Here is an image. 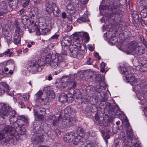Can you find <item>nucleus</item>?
Masks as SVG:
<instances>
[{
    "mask_svg": "<svg viewBox=\"0 0 147 147\" xmlns=\"http://www.w3.org/2000/svg\"><path fill=\"white\" fill-rule=\"evenodd\" d=\"M16 112L15 110H12L9 105L2 103L0 104V116L4 119H9L11 124L17 128L18 126V117H16Z\"/></svg>",
    "mask_w": 147,
    "mask_h": 147,
    "instance_id": "f257e3e1",
    "label": "nucleus"
},
{
    "mask_svg": "<svg viewBox=\"0 0 147 147\" xmlns=\"http://www.w3.org/2000/svg\"><path fill=\"white\" fill-rule=\"evenodd\" d=\"M71 41L70 40L65 39L63 40L61 45L63 46H70V55L74 58L80 59L83 58L85 54V47L84 45L77 44V45H71Z\"/></svg>",
    "mask_w": 147,
    "mask_h": 147,
    "instance_id": "f03ea898",
    "label": "nucleus"
},
{
    "mask_svg": "<svg viewBox=\"0 0 147 147\" xmlns=\"http://www.w3.org/2000/svg\"><path fill=\"white\" fill-rule=\"evenodd\" d=\"M71 41L70 40L65 39L63 40L61 45L63 46H70V55L74 58L80 59L83 58L85 54V47L84 45L77 44V45H71Z\"/></svg>",
    "mask_w": 147,
    "mask_h": 147,
    "instance_id": "7ed1b4c3",
    "label": "nucleus"
},
{
    "mask_svg": "<svg viewBox=\"0 0 147 147\" xmlns=\"http://www.w3.org/2000/svg\"><path fill=\"white\" fill-rule=\"evenodd\" d=\"M126 51L128 54L134 53L140 55L145 53L146 50L143 46L139 45L138 42L133 41L130 42L128 47H126Z\"/></svg>",
    "mask_w": 147,
    "mask_h": 147,
    "instance_id": "20e7f679",
    "label": "nucleus"
},
{
    "mask_svg": "<svg viewBox=\"0 0 147 147\" xmlns=\"http://www.w3.org/2000/svg\"><path fill=\"white\" fill-rule=\"evenodd\" d=\"M119 67L120 72L125 76V78L127 82H130L131 84L133 85L134 84L136 85L138 80L135 78L134 74L131 73V71L129 70V67L121 66Z\"/></svg>",
    "mask_w": 147,
    "mask_h": 147,
    "instance_id": "39448f33",
    "label": "nucleus"
},
{
    "mask_svg": "<svg viewBox=\"0 0 147 147\" xmlns=\"http://www.w3.org/2000/svg\"><path fill=\"white\" fill-rule=\"evenodd\" d=\"M13 126V127L10 125H7L3 130L7 134L8 133L10 135V141L14 140V142H17L19 140L20 136L18 134L17 132H16L15 130L17 128L15 126Z\"/></svg>",
    "mask_w": 147,
    "mask_h": 147,
    "instance_id": "423d86ee",
    "label": "nucleus"
},
{
    "mask_svg": "<svg viewBox=\"0 0 147 147\" xmlns=\"http://www.w3.org/2000/svg\"><path fill=\"white\" fill-rule=\"evenodd\" d=\"M46 10L49 13L53 12L55 16H58L60 13V10L56 4L52 1H47L46 4Z\"/></svg>",
    "mask_w": 147,
    "mask_h": 147,
    "instance_id": "0eeeda50",
    "label": "nucleus"
},
{
    "mask_svg": "<svg viewBox=\"0 0 147 147\" xmlns=\"http://www.w3.org/2000/svg\"><path fill=\"white\" fill-rule=\"evenodd\" d=\"M65 111H67L68 115L65 119V121L64 123L63 121H62V123H64V125H66L67 123H70L72 121L75 120V118H72V116L71 115H74V110L72 109L70 107H67L65 109Z\"/></svg>",
    "mask_w": 147,
    "mask_h": 147,
    "instance_id": "6e6552de",
    "label": "nucleus"
},
{
    "mask_svg": "<svg viewBox=\"0 0 147 147\" xmlns=\"http://www.w3.org/2000/svg\"><path fill=\"white\" fill-rule=\"evenodd\" d=\"M122 12L121 11L119 10H117L115 14H112L110 15V17L108 18V20L109 21L113 20V21H120L121 18L123 16Z\"/></svg>",
    "mask_w": 147,
    "mask_h": 147,
    "instance_id": "1a4fd4ad",
    "label": "nucleus"
},
{
    "mask_svg": "<svg viewBox=\"0 0 147 147\" xmlns=\"http://www.w3.org/2000/svg\"><path fill=\"white\" fill-rule=\"evenodd\" d=\"M23 31L19 27L17 28L16 30L13 37V42L16 45L20 44V36L22 34Z\"/></svg>",
    "mask_w": 147,
    "mask_h": 147,
    "instance_id": "9d476101",
    "label": "nucleus"
},
{
    "mask_svg": "<svg viewBox=\"0 0 147 147\" xmlns=\"http://www.w3.org/2000/svg\"><path fill=\"white\" fill-rule=\"evenodd\" d=\"M126 122L127 123V126L128 127V129L126 131V134L127 138V141L128 142L129 141L132 140V139L134 140L135 139L137 140V137H136L133 136L134 134L133 131L130 127L129 128V124L128 123V121L127 120H126Z\"/></svg>",
    "mask_w": 147,
    "mask_h": 147,
    "instance_id": "9b49d317",
    "label": "nucleus"
},
{
    "mask_svg": "<svg viewBox=\"0 0 147 147\" xmlns=\"http://www.w3.org/2000/svg\"><path fill=\"white\" fill-rule=\"evenodd\" d=\"M18 123L19 126L21 125L25 127L29 125V121L26 117L22 115L18 116Z\"/></svg>",
    "mask_w": 147,
    "mask_h": 147,
    "instance_id": "f8f14e48",
    "label": "nucleus"
},
{
    "mask_svg": "<svg viewBox=\"0 0 147 147\" xmlns=\"http://www.w3.org/2000/svg\"><path fill=\"white\" fill-rule=\"evenodd\" d=\"M2 34L4 38L6 39L7 43L9 44L11 43L12 39V34L5 28H3Z\"/></svg>",
    "mask_w": 147,
    "mask_h": 147,
    "instance_id": "ddd939ff",
    "label": "nucleus"
},
{
    "mask_svg": "<svg viewBox=\"0 0 147 147\" xmlns=\"http://www.w3.org/2000/svg\"><path fill=\"white\" fill-rule=\"evenodd\" d=\"M75 133L74 132H70L65 134L63 137V140L65 142H71L74 138Z\"/></svg>",
    "mask_w": 147,
    "mask_h": 147,
    "instance_id": "4468645a",
    "label": "nucleus"
},
{
    "mask_svg": "<svg viewBox=\"0 0 147 147\" xmlns=\"http://www.w3.org/2000/svg\"><path fill=\"white\" fill-rule=\"evenodd\" d=\"M50 24L48 26H46V27L43 28H40L39 29L37 27V34L40 35V30H42V34L44 35H47L49 34L50 30L51 29V26Z\"/></svg>",
    "mask_w": 147,
    "mask_h": 147,
    "instance_id": "2eb2a0df",
    "label": "nucleus"
},
{
    "mask_svg": "<svg viewBox=\"0 0 147 147\" xmlns=\"http://www.w3.org/2000/svg\"><path fill=\"white\" fill-rule=\"evenodd\" d=\"M68 76H69V80H68L67 87L70 89H74L76 86V83L74 81V76L69 75Z\"/></svg>",
    "mask_w": 147,
    "mask_h": 147,
    "instance_id": "dca6fc26",
    "label": "nucleus"
},
{
    "mask_svg": "<svg viewBox=\"0 0 147 147\" xmlns=\"http://www.w3.org/2000/svg\"><path fill=\"white\" fill-rule=\"evenodd\" d=\"M70 78L69 76L66 75H65L63 76L62 78V82H61L59 83V87L64 88L66 86H67V84L68 82V80H69V78Z\"/></svg>",
    "mask_w": 147,
    "mask_h": 147,
    "instance_id": "f3484780",
    "label": "nucleus"
},
{
    "mask_svg": "<svg viewBox=\"0 0 147 147\" xmlns=\"http://www.w3.org/2000/svg\"><path fill=\"white\" fill-rule=\"evenodd\" d=\"M36 124H34L33 126V128L32 130L33 133L34 134H33V137L32 138V142L34 144L33 147H36V142L37 140V138L36 136L37 135V130L36 129Z\"/></svg>",
    "mask_w": 147,
    "mask_h": 147,
    "instance_id": "a211bd4d",
    "label": "nucleus"
},
{
    "mask_svg": "<svg viewBox=\"0 0 147 147\" xmlns=\"http://www.w3.org/2000/svg\"><path fill=\"white\" fill-rule=\"evenodd\" d=\"M45 62L43 58H41L39 59L37 61V71H41L42 69L43 68L45 65Z\"/></svg>",
    "mask_w": 147,
    "mask_h": 147,
    "instance_id": "6ab92c4d",
    "label": "nucleus"
},
{
    "mask_svg": "<svg viewBox=\"0 0 147 147\" xmlns=\"http://www.w3.org/2000/svg\"><path fill=\"white\" fill-rule=\"evenodd\" d=\"M50 88L47 87H45L44 89V91H45L47 90H48V91L46 92L47 96L48 98L50 99H53L55 96V94L52 91H50L49 90Z\"/></svg>",
    "mask_w": 147,
    "mask_h": 147,
    "instance_id": "aec40b11",
    "label": "nucleus"
},
{
    "mask_svg": "<svg viewBox=\"0 0 147 147\" xmlns=\"http://www.w3.org/2000/svg\"><path fill=\"white\" fill-rule=\"evenodd\" d=\"M72 94L70 93H68L66 95L65 94H63V95H62L59 97V100H61L62 101H68V99L69 98H70L72 99V100H73V98H72Z\"/></svg>",
    "mask_w": 147,
    "mask_h": 147,
    "instance_id": "412c9836",
    "label": "nucleus"
},
{
    "mask_svg": "<svg viewBox=\"0 0 147 147\" xmlns=\"http://www.w3.org/2000/svg\"><path fill=\"white\" fill-rule=\"evenodd\" d=\"M82 138V137L80 136H76L74 138L73 144L75 145L82 144H83Z\"/></svg>",
    "mask_w": 147,
    "mask_h": 147,
    "instance_id": "4be33fe9",
    "label": "nucleus"
},
{
    "mask_svg": "<svg viewBox=\"0 0 147 147\" xmlns=\"http://www.w3.org/2000/svg\"><path fill=\"white\" fill-rule=\"evenodd\" d=\"M52 53H49L47 55L45 58V63L47 65H49L51 63V62L53 59L52 58Z\"/></svg>",
    "mask_w": 147,
    "mask_h": 147,
    "instance_id": "5701e85b",
    "label": "nucleus"
},
{
    "mask_svg": "<svg viewBox=\"0 0 147 147\" xmlns=\"http://www.w3.org/2000/svg\"><path fill=\"white\" fill-rule=\"evenodd\" d=\"M22 20L23 24L25 26L27 27L30 22L28 17L26 16H23L22 18Z\"/></svg>",
    "mask_w": 147,
    "mask_h": 147,
    "instance_id": "b1692460",
    "label": "nucleus"
},
{
    "mask_svg": "<svg viewBox=\"0 0 147 147\" xmlns=\"http://www.w3.org/2000/svg\"><path fill=\"white\" fill-rule=\"evenodd\" d=\"M24 126L23 127H21L20 126L18 125V126H17V128H16V129H18V130L17 131H16V132H17L19 136V135H24L26 131V130L24 128Z\"/></svg>",
    "mask_w": 147,
    "mask_h": 147,
    "instance_id": "393cba45",
    "label": "nucleus"
},
{
    "mask_svg": "<svg viewBox=\"0 0 147 147\" xmlns=\"http://www.w3.org/2000/svg\"><path fill=\"white\" fill-rule=\"evenodd\" d=\"M36 8H34V9H32L31 11L29 13L31 19H34V20H35L37 18V13L36 12Z\"/></svg>",
    "mask_w": 147,
    "mask_h": 147,
    "instance_id": "a878e982",
    "label": "nucleus"
},
{
    "mask_svg": "<svg viewBox=\"0 0 147 147\" xmlns=\"http://www.w3.org/2000/svg\"><path fill=\"white\" fill-rule=\"evenodd\" d=\"M74 96L76 98H82V95L80 92L78 90H75L74 92Z\"/></svg>",
    "mask_w": 147,
    "mask_h": 147,
    "instance_id": "bb28decb",
    "label": "nucleus"
},
{
    "mask_svg": "<svg viewBox=\"0 0 147 147\" xmlns=\"http://www.w3.org/2000/svg\"><path fill=\"white\" fill-rule=\"evenodd\" d=\"M77 133L79 135L78 136L82 137L84 135V129L81 127H78L77 129Z\"/></svg>",
    "mask_w": 147,
    "mask_h": 147,
    "instance_id": "cd10ccee",
    "label": "nucleus"
},
{
    "mask_svg": "<svg viewBox=\"0 0 147 147\" xmlns=\"http://www.w3.org/2000/svg\"><path fill=\"white\" fill-rule=\"evenodd\" d=\"M37 64V61L36 60H33V61H29L28 63V65L29 67H35V69H36V65Z\"/></svg>",
    "mask_w": 147,
    "mask_h": 147,
    "instance_id": "c85d7f7f",
    "label": "nucleus"
},
{
    "mask_svg": "<svg viewBox=\"0 0 147 147\" xmlns=\"http://www.w3.org/2000/svg\"><path fill=\"white\" fill-rule=\"evenodd\" d=\"M57 59H54L52 60L51 62V63L50 64L51 67L53 68H56L58 66L59 63L57 62Z\"/></svg>",
    "mask_w": 147,
    "mask_h": 147,
    "instance_id": "c756f323",
    "label": "nucleus"
},
{
    "mask_svg": "<svg viewBox=\"0 0 147 147\" xmlns=\"http://www.w3.org/2000/svg\"><path fill=\"white\" fill-rule=\"evenodd\" d=\"M117 41V37L115 36L112 37L109 40L110 43L112 45L115 44Z\"/></svg>",
    "mask_w": 147,
    "mask_h": 147,
    "instance_id": "7c9ffc66",
    "label": "nucleus"
},
{
    "mask_svg": "<svg viewBox=\"0 0 147 147\" xmlns=\"http://www.w3.org/2000/svg\"><path fill=\"white\" fill-rule=\"evenodd\" d=\"M138 138H137V140L136 139L133 140L132 139V140L129 141V142L133 144L135 147H141V146L139 143H137V142L138 141Z\"/></svg>",
    "mask_w": 147,
    "mask_h": 147,
    "instance_id": "2f4dec72",
    "label": "nucleus"
},
{
    "mask_svg": "<svg viewBox=\"0 0 147 147\" xmlns=\"http://www.w3.org/2000/svg\"><path fill=\"white\" fill-rule=\"evenodd\" d=\"M0 84L5 89H2L3 90H5V92H8L9 90V86L7 84L3 82H1L0 83Z\"/></svg>",
    "mask_w": 147,
    "mask_h": 147,
    "instance_id": "473e14b6",
    "label": "nucleus"
},
{
    "mask_svg": "<svg viewBox=\"0 0 147 147\" xmlns=\"http://www.w3.org/2000/svg\"><path fill=\"white\" fill-rule=\"evenodd\" d=\"M104 88L103 87L101 86L100 85H97L95 88V90L97 92L100 93H100L101 92H103V88ZM100 96L101 95H100Z\"/></svg>",
    "mask_w": 147,
    "mask_h": 147,
    "instance_id": "72a5a7b5",
    "label": "nucleus"
},
{
    "mask_svg": "<svg viewBox=\"0 0 147 147\" xmlns=\"http://www.w3.org/2000/svg\"><path fill=\"white\" fill-rule=\"evenodd\" d=\"M42 94L43 93L41 90H39L37 92V102H41V101H43V99L41 98V99H40V98Z\"/></svg>",
    "mask_w": 147,
    "mask_h": 147,
    "instance_id": "f704fd0d",
    "label": "nucleus"
},
{
    "mask_svg": "<svg viewBox=\"0 0 147 147\" xmlns=\"http://www.w3.org/2000/svg\"><path fill=\"white\" fill-rule=\"evenodd\" d=\"M1 7L4 10H8L7 6L4 1H2L1 3Z\"/></svg>",
    "mask_w": 147,
    "mask_h": 147,
    "instance_id": "c9c22d12",
    "label": "nucleus"
},
{
    "mask_svg": "<svg viewBox=\"0 0 147 147\" xmlns=\"http://www.w3.org/2000/svg\"><path fill=\"white\" fill-rule=\"evenodd\" d=\"M87 20L84 17H81L77 20L78 22L80 23H82L86 21Z\"/></svg>",
    "mask_w": 147,
    "mask_h": 147,
    "instance_id": "e433bc0d",
    "label": "nucleus"
},
{
    "mask_svg": "<svg viewBox=\"0 0 147 147\" xmlns=\"http://www.w3.org/2000/svg\"><path fill=\"white\" fill-rule=\"evenodd\" d=\"M10 3L9 6L10 7L11 6L12 9H15L16 7L17 4L16 3H15L14 1H10Z\"/></svg>",
    "mask_w": 147,
    "mask_h": 147,
    "instance_id": "4c0bfd02",
    "label": "nucleus"
},
{
    "mask_svg": "<svg viewBox=\"0 0 147 147\" xmlns=\"http://www.w3.org/2000/svg\"><path fill=\"white\" fill-rule=\"evenodd\" d=\"M7 136V134L4 132H3V130L0 133V139L2 140L5 138Z\"/></svg>",
    "mask_w": 147,
    "mask_h": 147,
    "instance_id": "58836bf2",
    "label": "nucleus"
},
{
    "mask_svg": "<svg viewBox=\"0 0 147 147\" xmlns=\"http://www.w3.org/2000/svg\"><path fill=\"white\" fill-rule=\"evenodd\" d=\"M102 136L106 141H107V140L109 139L110 138L109 134L107 133H102Z\"/></svg>",
    "mask_w": 147,
    "mask_h": 147,
    "instance_id": "ea45409f",
    "label": "nucleus"
},
{
    "mask_svg": "<svg viewBox=\"0 0 147 147\" xmlns=\"http://www.w3.org/2000/svg\"><path fill=\"white\" fill-rule=\"evenodd\" d=\"M140 40L143 42V44L146 47L147 45V42L144 40L143 36H141L140 37Z\"/></svg>",
    "mask_w": 147,
    "mask_h": 147,
    "instance_id": "a19ab883",
    "label": "nucleus"
},
{
    "mask_svg": "<svg viewBox=\"0 0 147 147\" xmlns=\"http://www.w3.org/2000/svg\"><path fill=\"white\" fill-rule=\"evenodd\" d=\"M54 59H57V62L59 63L60 62H62V56L61 55H58L57 58H55Z\"/></svg>",
    "mask_w": 147,
    "mask_h": 147,
    "instance_id": "79ce46f5",
    "label": "nucleus"
},
{
    "mask_svg": "<svg viewBox=\"0 0 147 147\" xmlns=\"http://www.w3.org/2000/svg\"><path fill=\"white\" fill-rule=\"evenodd\" d=\"M29 98V95H27L26 96L25 95H23L22 97H20V98H19L18 99L19 100V99L20 100H22L23 99H24L26 100H27Z\"/></svg>",
    "mask_w": 147,
    "mask_h": 147,
    "instance_id": "37998d69",
    "label": "nucleus"
},
{
    "mask_svg": "<svg viewBox=\"0 0 147 147\" xmlns=\"http://www.w3.org/2000/svg\"><path fill=\"white\" fill-rule=\"evenodd\" d=\"M47 52V51L45 49L41 51L40 52V55L42 56H44L45 55Z\"/></svg>",
    "mask_w": 147,
    "mask_h": 147,
    "instance_id": "c03bdc74",
    "label": "nucleus"
},
{
    "mask_svg": "<svg viewBox=\"0 0 147 147\" xmlns=\"http://www.w3.org/2000/svg\"><path fill=\"white\" fill-rule=\"evenodd\" d=\"M84 147H95L94 144L92 142H90L85 145Z\"/></svg>",
    "mask_w": 147,
    "mask_h": 147,
    "instance_id": "a18cd8bd",
    "label": "nucleus"
},
{
    "mask_svg": "<svg viewBox=\"0 0 147 147\" xmlns=\"http://www.w3.org/2000/svg\"><path fill=\"white\" fill-rule=\"evenodd\" d=\"M18 106L21 108H25V106L23 102L21 101H20L18 102Z\"/></svg>",
    "mask_w": 147,
    "mask_h": 147,
    "instance_id": "49530a36",
    "label": "nucleus"
},
{
    "mask_svg": "<svg viewBox=\"0 0 147 147\" xmlns=\"http://www.w3.org/2000/svg\"><path fill=\"white\" fill-rule=\"evenodd\" d=\"M43 135L40 136L37 138V142H42L43 141Z\"/></svg>",
    "mask_w": 147,
    "mask_h": 147,
    "instance_id": "de8ad7c7",
    "label": "nucleus"
},
{
    "mask_svg": "<svg viewBox=\"0 0 147 147\" xmlns=\"http://www.w3.org/2000/svg\"><path fill=\"white\" fill-rule=\"evenodd\" d=\"M10 139L9 140H5L3 144L4 145H8L9 144H10V142L11 143L12 142H14V140L12 141H10L11 138L9 137Z\"/></svg>",
    "mask_w": 147,
    "mask_h": 147,
    "instance_id": "09e8293b",
    "label": "nucleus"
},
{
    "mask_svg": "<svg viewBox=\"0 0 147 147\" xmlns=\"http://www.w3.org/2000/svg\"><path fill=\"white\" fill-rule=\"evenodd\" d=\"M3 54L10 57L11 54H10V49H8L6 51H5L3 53Z\"/></svg>",
    "mask_w": 147,
    "mask_h": 147,
    "instance_id": "8fccbe9b",
    "label": "nucleus"
},
{
    "mask_svg": "<svg viewBox=\"0 0 147 147\" xmlns=\"http://www.w3.org/2000/svg\"><path fill=\"white\" fill-rule=\"evenodd\" d=\"M83 36L84 38H85L87 41H88L89 40V37L88 34L86 33H84L83 34Z\"/></svg>",
    "mask_w": 147,
    "mask_h": 147,
    "instance_id": "3c124183",
    "label": "nucleus"
},
{
    "mask_svg": "<svg viewBox=\"0 0 147 147\" xmlns=\"http://www.w3.org/2000/svg\"><path fill=\"white\" fill-rule=\"evenodd\" d=\"M35 20H34V19H31V24L32 25H33L32 26H33L34 25L35 26V28L34 29L36 30V29H37V27L36 26V22L35 21Z\"/></svg>",
    "mask_w": 147,
    "mask_h": 147,
    "instance_id": "603ef678",
    "label": "nucleus"
},
{
    "mask_svg": "<svg viewBox=\"0 0 147 147\" xmlns=\"http://www.w3.org/2000/svg\"><path fill=\"white\" fill-rule=\"evenodd\" d=\"M59 36V35L58 34H55L52 36L49 39V40H51V39H57L58 38V36Z\"/></svg>",
    "mask_w": 147,
    "mask_h": 147,
    "instance_id": "864d4df0",
    "label": "nucleus"
},
{
    "mask_svg": "<svg viewBox=\"0 0 147 147\" xmlns=\"http://www.w3.org/2000/svg\"><path fill=\"white\" fill-rule=\"evenodd\" d=\"M124 34L126 35V38L130 37L131 35V32L129 31L125 32L124 33Z\"/></svg>",
    "mask_w": 147,
    "mask_h": 147,
    "instance_id": "5fc2aeb1",
    "label": "nucleus"
},
{
    "mask_svg": "<svg viewBox=\"0 0 147 147\" xmlns=\"http://www.w3.org/2000/svg\"><path fill=\"white\" fill-rule=\"evenodd\" d=\"M144 11V10H142L140 12V14L142 16L143 15L144 18H146L147 16V12L145 13Z\"/></svg>",
    "mask_w": 147,
    "mask_h": 147,
    "instance_id": "6e6d98bb",
    "label": "nucleus"
},
{
    "mask_svg": "<svg viewBox=\"0 0 147 147\" xmlns=\"http://www.w3.org/2000/svg\"><path fill=\"white\" fill-rule=\"evenodd\" d=\"M30 1L28 0L23 4L22 6L24 7H26L28 5Z\"/></svg>",
    "mask_w": 147,
    "mask_h": 147,
    "instance_id": "4d7b16f0",
    "label": "nucleus"
},
{
    "mask_svg": "<svg viewBox=\"0 0 147 147\" xmlns=\"http://www.w3.org/2000/svg\"><path fill=\"white\" fill-rule=\"evenodd\" d=\"M45 23L44 22H38V25H37V26H39L40 27V28H43L42 27V26H43L44 25ZM37 27H38V26H37Z\"/></svg>",
    "mask_w": 147,
    "mask_h": 147,
    "instance_id": "13d9d810",
    "label": "nucleus"
},
{
    "mask_svg": "<svg viewBox=\"0 0 147 147\" xmlns=\"http://www.w3.org/2000/svg\"><path fill=\"white\" fill-rule=\"evenodd\" d=\"M110 7V6H109H109H108L107 5H102V9L106 10V9H107L109 8Z\"/></svg>",
    "mask_w": 147,
    "mask_h": 147,
    "instance_id": "bf43d9fd",
    "label": "nucleus"
},
{
    "mask_svg": "<svg viewBox=\"0 0 147 147\" xmlns=\"http://www.w3.org/2000/svg\"><path fill=\"white\" fill-rule=\"evenodd\" d=\"M88 101V99H87L86 98H82V101L83 102H84V103H86Z\"/></svg>",
    "mask_w": 147,
    "mask_h": 147,
    "instance_id": "052dcab7",
    "label": "nucleus"
},
{
    "mask_svg": "<svg viewBox=\"0 0 147 147\" xmlns=\"http://www.w3.org/2000/svg\"><path fill=\"white\" fill-rule=\"evenodd\" d=\"M91 58H89L88 59V60L87 62V64L88 65H91L92 64V61H91Z\"/></svg>",
    "mask_w": 147,
    "mask_h": 147,
    "instance_id": "680f3d73",
    "label": "nucleus"
},
{
    "mask_svg": "<svg viewBox=\"0 0 147 147\" xmlns=\"http://www.w3.org/2000/svg\"><path fill=\"white\" fill-rule=\"evenodd\" d=\"M74 40H77L78 42L80 40V38L77 36H75L74 37Z\"/></svg>",
    "mask_w": 147,
    "mask_h": 147,
    "instance_id": "e2e57ef3",
    "label": "nucleus"
},
{
    "mask_svg": "<svg viewBox=\"0 0 147 147\" xmlns=\"http://www.w3.org/2000/svg\"><path fill=\"white\" fill-rule=\"evenodd\" d=\"M106 63L104 62H102L100 64V66L101 68H104L106 65Z\"/></svg>",
    "mask_w": 147,
    "mask_h": 147,
    "instance_id": "0e129e2a",
    "label": "nucleus"
},
{
    "mask_svg": "<svg viewBox=\"0 0 147 147\" xmlns=\"http://www.w3.org/2000/svg\"><path fill=\"white\" fill-rule=\"evenodd\" d=\"M61 16L62 18L63 19L67 17L66 13L65 12H63L62 13Z\"/></svg>",
    "mask_w": 147,
    "mask_h": 147,
    "instance_id": "69168bd1",
    "label": "nucleus"
},
{
    "mask_svg": "<svg viewBox=\"0 0 147 147\" xmlns=\"http://www.w3.org/2000/svg\"><path fill=\"white\" fill-rule=\"evenodd\" d=\"M80 1L82 4H84L88 2V0H80Z\"/></svg>",
    "mask_w": 147,
    "mask_h": 147,
    "instance_id": "338daca9",
    "label": "nucleus"
},
{
    "mask_svg": "<svg viewBox=\"0 0 147 147\" xmlns=\"http://www.w3.org/2000/svg\"><path fill=\"white\" fill-rule=\"evenodd\" d=\"M88 49L89 50L92 51L94 50V49L92 46H90L88 47Z\"/></svg>",
    "mask_w": 147,
    "mask_h": 147,
    "instance_id": "774afa93",
    "label": "nucleus"
}]
</instances>
